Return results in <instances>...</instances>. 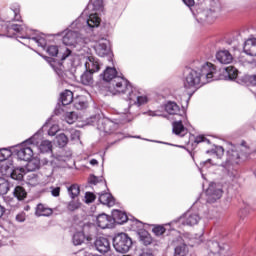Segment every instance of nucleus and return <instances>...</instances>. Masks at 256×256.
<instances>
[{
  "label": "nucleus",
  "instance_id": "nucleus-21",
  "mask_svg": "<svg viewBox=\"0 0 256 256\" xmlns=\"http://www.w3.org/2000/svg\"><path fill=\"white\" fill-rule=\"evenodd\" d=\"M94 50L96 52V55H98V57H107V55H109L111 51V49L109 48L106 42H99L94 46Z\"/></svg>",
  "mask_w": 256,
  "mask_h": 256
},
{
  "label": "nucleus",
  "instance_id": "nucleus-49",
  "mask_svg": "<svg viewBox=\"0 0 256 256\" xmlns=\"http://www.w3.org/2000/svg\"><path fill=\"white\" fill-rule=\"evenodd\" d=\"M50 189L52 197H59L61 195V187H51Z\"/></svg>",
  "mask_w": 256,
  "mask_h": 256
},
{
  "label": "nucleus",
  "instance_id": "nucleus-11",
  "mask_svg": "<svg viewBox=\"0 0 256 256\" xmlns=\"http://www.w3.org/2000/svg\"><path fill=\"white\" fill-rule=\"evenodd\" d=\"M64 36L62 37V43L66 47H79V43H86L87 39L81 38L79 32L67 30L63 32Z\"/></svg>",
  "mask_w": 256,
  "mask_h": 256
},
{
  "label": "nucleus",
  "instance_id": "nucleus-51",
  "mask_svg": "<svg viewBox=\"0 0 256 256\" xmlns=\"http://www.w3.org/2000/svg\"><path fill=\"white\" fill-rule=\"evenodd\" d=\"M48 135H50V137H55L57 135V126H52L48 130Z\"/></svg>",
  "mask_w": 256,
  "mask_h": 256
},
{
  "label": "nucleus",
  "instance_id": "nucleus-22",
  "mask_svg": "<svg viewBox=\"0 0 256 256\" xmlns=\"http://www.w3.org/2000/svg\"><path fill=\"white\" fill-rule=\"evenodd\" d=\"M98 200L102 205H107V207H113V205H115V198L111 193H100Z\"/></svg>",
  "mask_w": 256,
  "mask_h": 256
},
{
  "label": "nucleus",
  "instance_id": "nucleus-14",
  "mask_svg": "<svg viewBox=\"0 0 256 256\" xmlns=\"http://www.w3.org/2000/svg\"><path fill=\"white\" fill-rule=\"evenodd\" d=\"M164 109L169 115H178L179 117H183V115H185V106L182 105L181 109L174 101H168L164 105Z\"/></svg>",
  "mask_w": 256,
  "mask_h": 256
},
{
  "label": "nucleus",
  "instance_id": "nucleus-8",
  "mask_svg": "<svg viewBox=\"0 0 256 256\" xmlns=\"http://www.w3.org/2000/svg\"><path fill=\"white\" fill-rule=\"evenodd\" d=\"M88 125L96 127L103 135H121L117 132L119 129V123L112 121L109 118H101L100 115L91 116L88 119Z\"/></svg>",
  "mask_w": 256,
  "mask_h": 256
},
{
  "label": "nucleus",
  "instance_id": "nucleus-63",
  "mask_svg": "<svg viewBox=\"0 0 256 256\" xmlns=\"http://www.w3.org/2000/svg\"><path fill=\"white\" fill-rule=\"evenodd\" d=\"M186 106L189 105V98H185Z\"/></svg>",
  "mask_w": 256,
  "mask_h": 256
},
{
  "label": "nucleus",
  "instance_id": "nucleus-48",
  "mask_svg": "<svg viewBox=\"0 0 256 256\" xmlns=\"http://www.w3.org/2000/svg\"><path fill=\"white\" fill-rule=\"evenodd\" d=\"M221 11V5L218 4L215 8H210L209 13L207 14V17H217V15H213V13H219Z\"/></svg>",
  "mask_w": 256,
  "mask_h": 256
},
{
  "label": "nucleus",
  "instance_id": "nucleus-39",
  "mask_svg": "<svg viewBox=\"0 0 256 256\" xmlns=\"http://www.w3.org/2000/svg\"><path fill=\"white\" fill-rule=\"evenodd\" d=\"M249 213H251V207L249 205H245L243 208L240 209L238 216L241 221H244V219H247Z\"/></svg>",
  "mask_w": 256,
  "mask_h": 256
},
{
  "label": "nucleus",
  "instance_id": "nucleus-30",
  "mask_svg": "<svg viewBox=\"0 0 256 256\" xmlns=\"http://www.w3.org/2000/svg\"><path fill=\"white\" fill-rule=\"evenodd\" d=\"M80 83H82V85H93V72L89 70L84 71L80 76Z\"/></svg>",
  "mask_w": 256,
  "mask_h": 256
},
{
  "label": "nucleus",
  "instance_id": "nucleus-17",
  "mask_svg": "<svg viewBox=\"0 0 256 256\" xmlns=\"http://www.w3.org/2000/svg\"><path fill=\"white\" fill-rule=\"evenodd\" d=\"M215 57L218 63H221V65H229L233 63V55H231L229 50H219L216 52Z\"/></svg>",
  "mask_w": 256,
  "mask_h": 256
},
{
  "label": "nucleus",
  "instance_id": "nucleus-19",
  "mask_svg": "<svg viewBox=\"0 0 256 256\" xmlns=\"http://www.w3.org/2000/svg\"><path fill=\"white\" fill-rule=\"evenodd\" d=\"M172 132L174 133V135H177V137H185V134L187 133V128H185V126L183 125V121H174L172 123Z\"/></svg>",
  "mask_w": 256,
  "mask_h": 256
},
{
  "label": "nucleus",
  "instance_id": "nucleus-53",
  "mask_svg": "<svg viewBox=\"0 0 256 256\" xmlns=\"http://www.w3.org/2000/svg\"><path fill=\"white\" fill-rule=\"evenodd\" d=\"M182 2L186 7H193L195 5V0H182Z\"/></svg>",
  "mask_w": 256,
  "mask_h": 256
},
{
  "label": "nucleus",
  "instance_id": "nucleus-42",
  "mask_svg": "<svg viewBox=\"0 0 256 256\" xmlns=\"http://www.w3.org/2000/svg\"><path fill=\"white\" fill-rule=\"evenodd\" d=\"M81 207V202H79V200H72L70 202H68L67 204V209L68 211H77V209H79Z\"/></svg>",
  "mask_w": 256,
  "mask_h": 256
},
{
  "label": "nucleus",
  "instance_id": "nucleus-5",
  "mask_svg": "<svg viewBox=\"0 0 256 256\" xmlns=\"http://www.w3.org/2000/svg\"><path fill=\"white\" fill-rule=\"evenodd\" d=\"M251 155V150L247 146H242L238 149H232L227 151V158L225 162H222L220 166L223 167L225 173L230 177V179H235L237 177V171L235 170V165L247 161Z\"/></svg>",
  "mask_w": 256,
  "mask_h": 256
},
{
  "label": "nucleus",
  "instance_id": "nucleus-31",
  "mask_svg": "<svg viewBox=\"0 0 256 256\" xmlns=\"http://www.w3.org/2000/svg\"><path fill=\"white\" fill-rule=\"evenodd\" d=\"M74 108L77 111H83V109H87V101L83 96H78L76 99L73 100Z\"/></svg>",
  "mask_w": 256,
  "mask_h": 256
},
{
  "label": "nucleus",
  "instance_id": "nucleus-54",
  "mask_svg": "<svg viewBox=\"0 0 256 256\" xmlns=\"http://www.w3.org/2000/svg\"><path fill=\"white\" fill-rule=\"evenodd\" d=\"M54 71L58 75V77L63 79V70L61 68H54Z\"/></svg>",
  "mask_w": 256,
  "mask_h": 256
},
{
  "label": "nucleus",
  "instance_id": "nucleus-4",
  "mask_svg": "<svg viewBox=\"0 0 256 256\" xmlns=\"http://www.w3.org/2000/svg\"><path fill=\"white\" fill-rule=\"evenodd\" d=\"M91 7L93 11H101V9H103V0H96L92 5L88 4L81 16L72 23V25H75L76 29L85 31L86 33H91L93 29L101 25V18L97 13L90 14L86 19L83 18V15H87V10Z\"/></svg>",
  "mask_w": 256,
  "mask_h": 256
},
{
  "label": "nucleus",
  "instance_id": "nucleus-7",
  "mask_svg": "<svg viewBox=\"0 0 256 256\" xmlns=\"http://www.w3.org/2000/svg\"><path fill=\"white\" fill-rule=\"evenodd\" d=\"M41 141V130L36 132L33 136L21 143L20 147L16 149V155L20 161H31L33 153L37 149V145Z\"/></svg>",
  "mask_w": 256,
  "mask_h": 256
},
{
  "label": "nucleus",
  "instance_id": "nucleus-56",
  "mask_svg": "<svg viewBox=\"0 0 256 256\" xmlns=\"http://www.w3.org/2000/svg\"><path fill=\"white\" fill-rule=\"evenodd\" d=\"M211 162V159H207L206 161L200 163V167H205V165H211Z\"/></svg>",
  "mask_w": 256,
  "mask_h": 256
},
{
  "label": "nucleus",
  "instance_id": "nucleus-32",
  "mask_svg": "<svg viewBox=\"0 0 256 256\" xmlns=\"http://www.w3.org/2000/svg\"><path fill=\"white\" fill-rule=\"evenodd\" d=\"M72 243L75 246L83 245V243H85V233L82 231L74 233L72 236Z\"/></svg>",
  "mask_w": 256,
  "mask_h": 256
},
{
  "label": "nucleus",
  "instance_id": "nucleus-52",
  "mask_svg": "<svg viewBox=\"0 0 256 256\" xmlns=\"http://www.w3.org/2000/svg\"><path fill=\"white\" fill-rule=\"evenodd\" d=\"M71 53H72L71 49L67 48L61 57V61H65V59H67V57H69Z\"/></svg>",
  "mask_w": 256,
  "mask_h": 256
},
{
  "label": "nucleus",
  "instance_id": "nucleus-36",
  "mask_svg": "<svg viewBox=\"0 0 256 256\" xmlns=\"http://www.w3.org/2000/svg\"><path fill=\"white\" fill-rule=\"evenodd\" d=\"M56 143L59 147H65L69 143V138L64 133L56 136Z\"/></svg>",
  "mask_w": 256,
  "mask_h": 256
},
{
  "label": "nucleus",
  "instance_id": "nucleus-15",
  "mask_svg": "<svg viewBox=\"0 0 256 256\" xmlns=\"http://www.w3.org/2000/svg\"><path fill=\"white\" fill-rule=\"evenodd\" d=\"M85 69L90 73H99L101 71V62L94 56H88L85 61Z\"/></svg>",
  "mask_w": 256,
  "mask_h": 256
},
{
  "label": "nucleus",
  "instance_id": "nucleus-25",
  "mask_svg": "<svg viewBox=\"0 0 256 256\" xmlns=\"http://www.w3.org/2000/svg\"><path fill=\"white\" fill-rule=\"evenodd\" d=\"M138 237L141 243H143V245L145 246L151 245L153 243V238L151 237V234H149V232L145 229H140L138 231Z\"/></svg>",
  "mask_w": 256,
  "mask_h": 256
},
{
  "label": "nucleus",
  "instance_id": "nucleus-10",
  "mask_svg": "<svg viewBox=\"0 0 256 256\" xmlns=\"http://www.w3.org/2000/svg\"><path fill=\"white\" fill-rule=\"evenodd\" d=\"M113 247L117 253H129V250L133 247V240L127 233H117L113 237Z\"/></svg>",
  "mask_w": 256,
  "mask_h": 256
},
{
  "label": "nucleus",
  "instance_id": "nucleus-44",
  "mask_svg": "<svg viewBox=\"0 0 256 256\" xmlns=\"http://www.w3.org/2000/svg\"><path fill=\"white\" fill-rule=\"evenodd\" d=\"M152 232L156 237H161L165 233V227L161 225H156L153 227Z\"/></svg>",
  "mask_w": 256,
  "mask_h": 256
},
{
  "label": "nucleus",
  "instance_id": "nucleus-16",
  "mask_svg": "<svg viewBox=\"0 0 256 256\" xmlns=\"http://www.w3.org/2000/svg\"><path fill=\"white\" fill-rule=\"evenodd\" d=\"M96 222L100 229H111L113 227V218L105 213L98 215Z\"/></svg>",
  "mask_w": 256,
  "mask_h": 256
},
{
  "label": "nucleus",
  "instance_id": "nucleus-24",
  "mask_svg": "<svg viewBox=\"0 0 256 256\" xmlns=\"http://www.w3.org/2000/svg\"><path fill=\"white\" fill-rule=\"evenodd\" d=\"M27 174V169L20 167L11 170L10 177L15 181H23V177Z\"/></svg>",
  "mask_w": 256,
  "mask_h": 256
},
{
  "label": "nucleus",
  "instance_id": "nucleus-2",
  "mask_svg": "<svg viewBox=\"0 0 256 256\" xmlns=\"http://www.w3.org/2000/svg\"><path fill=\"white\" fill-rule=\"evenodd\" d=\"M5 31L6 37H17L18 39H23L25 42L34 41V43L42 49L47 47V38H45V34H38L37 31L29 29L25 24L9 23L5 26Z\"/></svg>",
  "mask_w": 256,
  "mask_h": 256
},
{
  "label": "nucleus",
  "instance_id": "nucleus-23",
  "mask_svg": "<svg viewBox=\"0 0 256 256\" xmlns=\"http://www.w3.org/2000/svg\"><path fill=\"white\" fill-rule=\"evenodd\" d=\"M35 215L37 217H51L53 215V209L49 208L45 204H38L36 207Z\"/></svg>",
  "mask_w": 256,
  "mask_h": 256
},
{
  "label": "nucleus",
  "instance_id": "nucleus-26",
  "mask_svg": "<svg viewBox=\"0 0 256 256\" xmlns=\"http://www.w3.org/2000/svg\"><path fill=\"white\" fill-rule=\"evenodd\" d=\"M40 153H52L53 144L49 140L40 141L36 147Z\"/></svg>",
  "mask_w": 256,
  "mask_h": 256
},
{
  "label": "nucleus",
  "instance_id": "nucleus-59",
  "mask_svg": "<svg viewBox=\"0 0 256 256\" xmlns=\"http://www.w3.org/2000/svg\"><path fill=\"white\" fill-rule=\"evenodd\" d=\"M90 165H93V166L99 165V161H97V159H92L90 160Z\"/></svg>",
  "mask_w": 256,
  "mask_h": 256
},
{
  "label": "nucleus",
  "instance_id": "nucleus-40",
  "mask_svg": "<svg viewBox=\"0 0 256 256\" xmlns=\"http://www.w3.org/2000/svg\"><path fill=\"white\" fill-rule=\"evenodd\" d=\"M27 163V171H37V169L40 167L39 161L33 160V158L28 160Z\"/></svg>",
  "mask_w": 256,
  "mask_h": 256
},
{
  "label": "nucleus",
  "instance_id": "nucleus-33",
  "mask_svg": "<svg viewBox=\"0 0 256 256\" xmlns=\"http://www.w3.org/2000/svg\"><path fill=\"white\" fill-rule=\"evenodd\" d=\"M187 253H189V248L186 246V244H180L174 249L175 256H187Z\"/></svg>",
  "mask_w": 256,
  "mask_h": 256
},
{
  "label": "nucleus",
  "instance_id": "nucleus-1",
  "mask_svg": "<svg viewBox=\"0 0 256 256\" xmlns=\"http://www.w3.org/2000/svg\"><path fill=\"white\" fill-rule=\"evenodd\" d=\"M185 89H198L211 81H217V66L205 60H194L183 73Z\"/></svg>",
  "mask_w": 256,
  "mask_h": 256
},
{
  "label": "nucleus",
  "instance_id": "nucleus-12",
  "mask_svg": "<svg viewBox=\"0 0 256 256\" xmlns=\"http://www.w3.org/2000/svg\"><path fill=\"white\" fill-rule=\"evenodd\" d=\"M223 197V186L212 182L206 190V203H217Z\"/></svg>",
  "mask_w": 256,
  "mask_h": 256
},
{
  "label": "nucleus",
  "instance_id": "nucleus-45",
  "mask_svg": "<svg viewBox=\"0 0 256 256\" xmlns=\"http://www.w3.org/2000/svg\"><path fill=\"white\" fill-rule=\"evenodd\" d=\"M212 153H214L218 159H221L223 157V154L225 153V149H223L222 146H216L213 150Z\"/></svg>",
  "mask_w": 256,
  "mask_h": 256
},
{
  "label": "nucleus",
  "instance_id": "nucleus-34",
  "mask_svg": "<svg viewBox=\"0 0 256 256\" xmlns=\"http://www.w3.org/2000/svg\"><path fill=\"white\" fill-rule=\"evenodd\" d=\"M10 9L14 13V21H21V6L19 3L11 4Z\"/></svg>",
  "mask_w": 256,
  "mask_h": 256
},
{
  "label": "nucleus",
  "instance_id": "nucleus-27",
  "mask_svg": "<svg viewBox=\"0 0 256 256\" xmlns=\"http://www.w3.org/2000/svg\"><path fill=\"white\" fill-rule=\"evenodd\" d=\"M60 101L62 105L65 107L67 105H71L73 103V92L70 90H65L60 94Z\"/></svg>",
  "mask_w": 256,
  "mask_h": 256
},
{
  "label": "nucleus",
  "instance_id": "nucleus-55",
  "mask_svg": "<svg viewBox=\"0 0 256 256\" xmlns=\"http://www.w3.org/2000/svg\"><path fill=\"white\" fill-rule=\"evenodd\" d=\"M139 256H155L151 251H143Z\"/></svg>",
  "mask_w": 256,
  "mask_h": 256
},
{
  "label": "nucleus",
  "instance_id": "nucleus-64",
  "mask_svg": "<svg viewBox=\"0 0 256 256\" xmlns=\"http://www.w3.org/2000/svg\"><path fill=\"white\" fill-rule=\"evenodd\" d=\"M253 174H254V175H255V177H256V169H254V170H253Z\"/></svg>",
  "mask_w": 256,
  "mask_h": 256
},
{
  "label": "nucleus",
  "instance_id": "nucleus-47",
  "mask_svg": "<svg viewBox=\"0 0 256 256\" xmlns=\"http://www.w3.org/2000/svg\"><path fill=\"white\" fill-rule=\"evenodd\" d=\"M97 199V196L93 192H86L85 193V203H93Z\"/></svg>",
  "mask_w": 256,
  "mask_h": 256
},
{
  "label": "nucleus",
  "instance_id": "nucleus-41",
  "mask_svg": "<svg viewBox=\"0 0 256 256\" xmlns=\"http://www.w3.org/2000/svg\"><path fill=\"white\" fill-rule=\"evenodd\" d=\"M11 155H13L11 150H9L7 148L0 149V161L1 162L7 161L9 159V157H11Z\"/></svg>",
  "mask_w": 256,
  "mask_h": 256
},
{
  "label": "nucleus",
  "instance_id": "nucleus-6",
  "mask_svg": "<svg viewBox=\"0 0 256 256\" xmlns=\"http://www.w3.org/2000/svg\"><path fill=\"white\" fill-rule=\"evenodd\" d=\"M100 79L106 81V83L111 82L116 93H124L125 89H127V84L129 83V80L123 77V74H119L117 69L113 67H107L103 73L100 74Z\"/></svg>",
  "mask_w": 256,
  "mask_h": 256
},
{
  "label": "nucleus",
  "instance_id": "nucleus-28",
  "mask_svg": "<svg viewBox=\"0 0 256 256\" xmlns=\"http://www.w3.org/2000/svg\"><path fill=\"white\" fill-rule=\"evenodd\" d=\"M239 75V70L233 66H228L225 68V79H228V81H235L237 79V76Z\"/></svg>",
  "mask_w": 256,
  "mask_h": 256
},
{
  "label": "nucleus",
  "instance_id": "nucleus-29",
  "mask_svg": "<svg viewBox=\"0 0 256 256\" xmlns=\"http://www.w3.org/2000/svg\"><path fill=\"white\" fill-rule=\"evenodd\" d=\"M13 195L18 201H25L27 199V190L23 186H16L13 190Z\"/></svg>",
  "mask_w": 256,
  "mask_h": 256
},
{
  "label": "nucleus",
  "instance_id": "nucleus-9",
  "mask_svg": "<svg viewBox=\"0 0 256 256\" xmlns=\"http://www.w3.org/2000/svg\"><path fill=\"white\" fill-rule=\"evenodd\" d=\"M199 221H201V216L199 212L193 211V208L189 209L182 216L172 220L170 225L172 227H181V225H186L187 227H195V225H199Z\"/></svg>",
  "mask_w": 256,
  "mask_h": 256
},
{
  "label": "nucleus",
  "instance_id": "nucleus-46",
  "mask_svg": "<svg viewBox=\"0 0 256 256\" xmlns=\"http://www.w3.org/2000/svg\"><path fill=\"white\" fill-rule=\"evenodd\" d=\"M199 143H211L209 139H207L204 135L196 136L194 139V144L199 145Z\"/></svg>",
  "mask_w": 256,
  "mask_h": 256
},
{
  "label": "nucleus",
  "instance_id": "nucleus-58",
  "mask_svg": "<svg viewBox=\"0 0 256 256\" xmlns=\"http://www.w3.org/2000/svg\"><path fill=\"white\" fill-rule=\"evenodd\" d=\"M71 137H72V139H75V137H76L77 139H79V131H74V133L71 134Z\"/></svg>",
  "mask_w": 256,
  "mask_h": 256
},
{
  "label": "nucleus",
  "instance_id": "nucleus-60",
  "mask_svg": "<svg viewBox=\"0 0 256 256\" xmlns=\"http://www.w3.org/2000/svg\"><path fill=\"white\" fill-rule=\"evenodd\" d=\"M148 115H150V117H157V114L154 111L148 112Z\"/></svg>",
  "mask_w": 256,
  "mask_h": 256
},
{
  "label": "nucleus",
  "instance_id": "nucleus-61",
  "mask_svg": "<svg viewBox=\"0 0 256 256\" xmlns=\"http://www.w3.org/2000/svg\"><path fill=\"white\" fill-rule=\"evenodd\" d=\"M2 167L5 169V171H8V169H9V165H7V164L2 165Z\"/></svg>",
  "mask_w": 256,
  "mask_h": 256
},
{
  "label": "nucleus",
  "instance_id": "nucleus-13",
  "mask_svg": "<svg viewBox=\"0 0 256 256\" xmlns=\"http://www.w3.org/2000/svg\"><path fill=\"white\" fill-rule=\"evenodd\" d=\"M94 247L98 253L105 255V253H109L111 251V242L108 238L103 236L96 237L94 241Z\"/></svg>",
  "mask_w": 256,
  "mask_h": 256
},
{
  "label": "nucleus",
  "instance_id": "nucleus-38",
  "mask_svg": "<svg viewBox=\"0 0 256 256\" xmlns=\"http://www.w3.org/2000/svg\"><path fill=\"white\" fill-rule=\"evenodd\" d=\"M9 192V182L5 178H0V195H7Z\"/></svg>",
  "mask_w": 256,
  "mask_h": 256
},
{
  "label": "nucleus",
  "instance_id": "nucleus-37",
  "mask_svg": "<svg viewBox=\"0 0 256 256\" xmlns=\"http://www.w3.org/2000/svg\"><path fill=\"white\" fill-rule=\"evenodd\" d=\"M103 181H104V185L107 186V182L105 181V178H103V176L97 177L92 174L88 178V183L90 185H97V183H103Z\"/></svg>",
  "mask_w": 256,
  "mask_h": 256
},
{
  "label": "nucleus",
  "instance_id": "nucleus-43",
  "mask_svg": "<svg viewBox=\"0 0 256 256\" xmlns=\"http://www.w3.org/2000/svg\"><path fill=\"white\" fill-rule=\"evenodd\" d=\"M46 51L51 57H57L59 55V47L57 45L48 46Z\"/></svg>",
  "mask_w": 256,
  "mask_h": 256
},
{
  "label": "nucleus",
  "instance_id": "nucleus-35",
  "mask_svg": "<svg viewBox=\"0 0 256 256\" xmlns=\"http://www.w3.org/2000/svg\"><path fill=\"white\" fill-rule=\"evenodd\" d=\"M79 193H81V188H79V185L72 184L68 187V195L71 197V199H75V197H79Z\"/></svg>",
  "mask_w": 256,
  "mask_h": 256
},
{
  "label": "nucleus",
  "instance_id": "nucleus-50",
  "mask_svg": "<svg viewBox=\"0 0 256 256\" xmlns=\"http://www.w3.org/2000/svg\"><path fill=\"white\" fill-rule=\"evenodd\" d=\"M25 219H26V216H25L24 212L19 213L18 215H16V221L18 223H25Z\"/></svg>",
  "mask_w": 256,
  "mask_h": 256
},
{
  "label": "nucleus",
  "instance_id": "nucleus-3",
  "mask_svg": "<svg viewBox=\"0 0 256 256\" xmlns=\"http://www.w3.org/2000/svg\"><path fill=\"white\" fill-rule=\"evenodd\" d=\"M122 95H126V101H129L128 108L124 109L122 123H129L135 117V114L131 112L133 107H141L142 105H147L149 103V97L143 94L141 90L137 87H133L129 82L127 88H124V92H120Z\"/></svg>",
  "mask_w": 256,
  "mask_h": 256
},
{
  "label": "nucleus",
  "instance_id": "nucleus-18",
  "mask_svg": "<svg viewBox=\"0 0 256 256\" xmlns=\"http://www.w3.org/2000/svg\"><path fill=\"white\" fill-rule=\"evenodd\" d=\"M243 51L250 57H256V38H248L244 42Z\"/></svg>",
  "mask_w": 256,
  "mask_h": 256
},
{
  "label": "nucleus",
  "instance_id": "nucleus-20",
  "mask_svg": "<svg viewBox=\"0 0 256 256\" xmlns=\"http://www.w3.org/2000/svg\"><path fill=\"white\" fill-rule=\"evenodd\" d=\"M127 214L120 210L112 211V223H117L118 225H123V223H127L128 221Z\"/></svg>",
  "mask_w": 256,
  "mask_h": 256
},
{
  "label": "nucleus",
  "instance_id": "nucleus-62",
  "mask_svg": "<svg viewBox=\"0 0 256 256\" xmlns=\"http://www.w3.org/2000/svg\"><path fill=\"white\" fill-rule=\"evenodd\" d=\"M136 222H138L139 224V227H143L145 224H143V222L139 221V220H136Z\"/></svg>",
  "mask_w": 256,
  "mask_h": 256
},
{
  "label": "nucleus",
  "instance_id": "nucleus-57",
  "mask_svg": "<svg viewBox=\"0 0 256 256\" xmlns=\"http://www.w3.org/2000/svg\"><path fill=\"white\" fill-rule=\"evenodd\" d=\"M3 215H5V207L0 205V219H1V217H3Z\"/></svg>",
  "mask_w": 256,
  "mask_h": 256
}]
</instances>
